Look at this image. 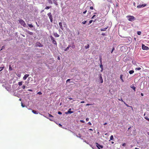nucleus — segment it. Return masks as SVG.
<instances>
[{
  "mask_svg": "<svg viewBox=\"0 0 149 149\" xmlns=\"http://www.w3.org/2000/svg\"><path fill=\"white\" fill-rule=\"evenodd\" d=\"M127 18L128 20L130 21H132L135 19V17L133 16H127Z\"/></svg>",
  "mask_w": 149,
  "mask_h": 149,
  "instance_id": "nucleus-1",
  "label": "nucleus"
},
{
  "mask_svg": "<svg viewBox=\"0 0 149 149\" xmlns=\"http://www.w3.org/2000/svg\"><path fill=\"white\" fill-rule=\"evenodd\" d=\"M19 23L22 25L24 27H25L26 26V24L24 21L22 19H20L19 20Z\"/></svg>",
  "mask_w": 149,
  "mask_h": 149,
  "instance_id": "nucleus-2",
  "label": "nucleus"
},
{
  "mask_svg": "<svg viewBox=\"0 0 149 149\" xmlns=\"http://www.w3.org/2000/svg\"><path fill=\"white\" fill-rule=\"evenodd\" d=\"M50 38L52 41V42L54 44L56 45V46H57V44L56 43V41L55 40L54 38V37L52 36H50Z\"/></svg>",
  "mask_w": 149,
  "mask_h": 149,
  "instance_id": "nucleus-3",
  "label": "nucleus"
},
{
  "mask_svg": "<svg viewBox=\"0 0 149 149\" xmlns=\"http://www.w3.org/2000/svg\"><path fill=\"white\" fill-rule=\"evenodd\" d=\"M47 15L49 17V18L50 20V22H52L53 21V17L51 13L50 12L48 13Z\"/></svg>",
  "mask_w": 149,
  "mask_h": 149,
  "instance_id": "nucleus-4",
  "label": "nucleus"
},
{
  "mask_svg": "<svg viewBox=\"0 0 149 149\" xmlns=\"http://www.w3.org/2000/svg\"><path fill=\"white\" fill-rule=\"evenodd\" d=\"M95 144L96 146L99 149H100V148H103V147L102 145H100L97 143H96Z\"/></svg>",
  "mask_w": 149,
  "mask_h": 149,
  "instance_id": "nucleus-5",
  "label": "nucleus"
},
{
  "mask_svg": "<svg viewBox=\"0 0 149 149\" xmlns=\"http://www.w3.org/2000/svg\"><path fill=\"white\" fill-rule=\"evenodd\" d=\"M146 4H142L141 5H138L137 7L138 8H141L142 7H144L145 6H146Z\"/></svg>",
  "mask_w": 149,
  "mask_h": 149,
  "instance_id": "nucleus-6",
  "label": "nucleus"
},
{
  "mask_svg": "<svg viewBox=\"0 0 149 149\" xmlns=\"http://www.w3.org/2000/svg\"><path fill=\"white\" fill-rule=\"evenodd\" d=\"M142 48L143 50H148V47L144 45L143 44L142 45Z\"/></svg>",
  "mask_w": 149,
  "mask_h": 149,
  "instance_id": "nucleus-7",
  "label": "nucleus"
},
{
  "mask_svg": "<svg viewBox=\"0 0 149 149\" xmlns=\"http://www.w3.org/2000/svg\"><path fill=\"white\" fill-rule=\"evenodd\" d=\"M36 47L42 46V45L40 42H38L36 43Z\"/></svg>",
  "mask_w": 149,
  "mask_h": 149,
  "instance_id": "nucleus-8",
  "label": "nucleus"
},
{
  "mask_svg": "<svg viewBox=\"0 0 149 149\" xmlns=\"http://www.w3.org/2000/svg\"><path fill=\"white\" fill-rule=\"evenodd\" d=\"M71 109L70 108L69 109V110L67 111V112H66L65 113L66 114L68 113H73V111H71Z\"/></svg>",
  "mask_w": 149,
  "mask_h": 149,
  "instance_id": "nucleus-9",
  "label": "nucleus"
},
{
  "mask_svg": "<svg viewBox=\"0 0 149 149\" xmlns=\"http://www.w3.org/2000/svg\"><path fill=\"white\" fill-rule=\"evenodd\" d=\"M29 76V74H26L25 75L23 78V79L24 80H25L26 78Z\"/></svg>",
  "mask_w": 149,
  "mask_h": 149,
  "instance_id": "nucleus-10",
  "label": "nucleus"
},
{
  "mask_svg": "<svg viewBox=\"0 0 149 149\" xmlns=\"http://www.w3.org/2000/svg\"><path fill=\"white\" fill-rule=\"evenodd\" d=\"M59 26H60V28L62 29V30H63V26H62V23L61 22H59Z\"/></svg>",
  "mask_w": 149,
  "mask_h": 149,
  "instance_id": "nucleus-11",
  "label": "nucleus"
},
{
  "mask_svg": "<svg viewBox=\"0 0 149 149\" xmlns=\"http://www.w3.org/2000/svg\"><path fill=\"white\" fill-rule=\"evenodd\" d=\"M54 35L55 37H58L59 36V35L58 34L56 33H54Z\"/></svg>",
  "mask_w": 149,
  "mask_h": 149,
  "instance_id": "nucleus-12",
  "label": "nucleus"
},
{
  "mask_svg": "<svg viewBox=\"0 0 149 149\" xmlns=\"http://www.w3.org/2000/svg\"><path fill=\"white\" fill-rule=\"evenodd\" d=\"M100 83H102L103 82V80L101 76V75L100 76Z\"/></svg>",
  "mask_w": 149,
  "mask_h": 149,
  "instance_id": "nucleus-13",
  "label": "nucleus"
},
{
  "mask_svg": "<svg viewBox=\"0 0 149 149\" xmlns=\"http://www.w3.org/2000/svg\"><path fill=\"white\" fill-rule=\"evenodd\" d=\"M123 74H121L120 75V79L121 80L122 82H123L124 81V80L123 79Z\"/></svg>",
  "mask_w": 149,
  "mask_h": 149,
  "instance_id": "nucleus-14",
  "label": "nucleus"
},
{
  "mask_svg": "<svg viewBox=\"0 0 149 149\" xmlns=\"http://www.w3.org/2000/svg\"><path fill=\"white\" fill-rule=\"evenodd\" d=\"M108 27H107L106 28H103V29H100V31H106V30H107V29L108 28Z\"/></svg>",
  "mask_w": 149,
  "mask_h": 149,
  "instance_id": "nucleus-15",
  "label": "nucleus"
},
{
  "mask_svg": "<svg viewBox=\"0 0 149 149\" xmlns=\"http://www.w3.org/2000/svg\"><path fill=\"white\" fill-rule=\"evenodd\" d=\"M90 47V45L89 44H87L85 46V47L86 49H87L88 48Z\"/></svg>",
  "mask_w": 149,
  "mask_h": 149,
  "instance_id": "nucleus-16",
  "label": "nucleus"
},
{
  "mask_svg": "<svg viewBox=\"0 0 149 149\" xmlns=\"http://www.w3.org/2000/svg\"><path fill=\"white\" fill-rule=\"evenodd\" d=\"M32 112L34 114H38V112L34 110H33L32 111Z\"/></svg>",
  "mask_w": 149,
  "mask_h": 149,
  "instance_id": "nucleus-17",
  "label": "nucleus"
},
{
  "mask_svg": "<svg viewBox=\"0 0 149 149\" xmlns=\"http://www.w3.org/2000/svg\"><path fill=\"white\" fill-rule=\"evenodd\" d=\"M71 46L70 45H68V46L66 48L65 50V51H68L69 49V48Z\"/></svg>",
  "mask_w": 149,
  "mask_h": 149,
  "instance_id": "nucleus-18",
  "label": "nucleus"
},
{
  "mask_svg": "<svg viewBox=\"0 0 149 149\" xmlns=\"http://www.w3.org/2000/svg\"><path fill=\"white\" fill-rule=\"evenodd\" d=\"M134 72V71L133 70H130L129 71V73L130 74H132Z\"/></svg>",
  "mask_w": 149,
  "mask_h": 149,
  "instance_id": "nucleus-19",
  "label": "nucleus"
},
{
  "mask_svg": "<svg viewBox=\"0 0 149 149\" xmlns=\"http://www.w3.org/2000/svg\"><path fill=\"white\" fill-rule=\"evenodd\" d=\"M102 57L101 56H100L99 57V60L100 62V63H102Z\"/></svg>",
  "mask_w": 149,
  "mask_h": 149,
  "instance_id": "nucleus-20",
  "label": "nucleus"
},
{
  "mask_svg": "<svg viewBox=\"0 0 149 149\" xmlns=\"http://www.w3.org/2000/svg\"><path fill=\"white\" fill-rule=\"evenodd\" d=\"M18 85L19 86H21L22 85V82L20 81V82H19L18 83Z\"/></svg>",
  "mask_w": 149,
  "mask_h": 149,
  "instance_id": "nucleus-21",
  "label": "nucleus"
},
{
  "mask_svg": "<svg viewBox=\"0 0 149 149\" xmlns=\"http://www.w3.org/2000/svg\"><path fill=\"white\" fill-rule=\"evenodd\" d=\"M47 1H48V2L49 3L51 4H52V2L51 0H47Z\"/></svg>",
  "mask_w": 149,
  "mask_h": 149,
  "instance_id": "nucleus-22",
  "label": "nucleus"
},
{
  "mask_svg": "<svg viewBox=\"0 0 149 149\" xmlns=\"http://www.w3.org/2000/svg\"><path fill=\"white\" fill-rule=\"evenodd\" d=\"M51 7V6H47L45 8V9H47V10H48Z\"/></svg>",
  "mask_w": 149,
  "mask_h": 149,
  "instance_id": "nucleus-23",
  "label": "nucleus"
},
{
  "mask_svg": "<svg viewBox=\"0 0 149 149\" xmlns=\"http://www.w3.org/2000/svg\"><path fill=\"white\" fill-rule=\"evenodd\" d=\"M113 135H112L110 137V140H113Z\"/></svg>",
  "mask_w": 149,
  "mask_h": 149,
  "instance_id": "nucleus-24",
  "label": "nucleus"
},
{
  "mask_svg": "<svg viewBox=\"0 0 149 149\" xmlns=\"http://www.w3.org/2000/svg\"><path fill=\"white\" fill-rule=\"evenodd\" d=\"M28 34L31 35H33V33L32 32L28 31Z\"/></svg>",
  "mask_w": 149,
  "mask_h": 149,
  "instance_id": "nucleus-25",
  "label": "nucleus"
},
{
  "mask_svg": "<svg viewBox=\"0 0 149 149\" xmlns=\"http://www.w3.org/2000/svg\"><path fill=\"white\" fill-rule=\"evenodd\" d=\"M124 104L127 107H130L132 108V106H129L125 102H124Z\"/></svg>",
  "mask_w": 149,
  "mask_h": 149,
  "instance_id": "nucleus-26",
  "label": "nucleus"
},
{
  "mask_svg": "<svg viewBox=\"0 0 149 149\" xmlns=\"http://www.w3.org/2000/svg\"><path fill=\"white\" fill-rule=\"evenodd\" d=\"M141 69V68L140 67L136 68L135 69L136 70H140Z\"/></svg>",
  "mask_w": 149,
  "mask_h": 149,
  "instance_id": "nucleus-27",
  "label": "nucleus"
},
{
  "mask_svg": "<svg viewBox=\"0 0 149 149\" xmlns=\"http://www.w3.org/2000/svg\"><path fill=\"white\" fill-rule=\"evenodd\" d=\"M4 68V67L0 68V72Z\"/></svg>",
  "mask_w": 149,
  "mask_h": 149,
  "instance_id": "nucleus-28",
  "label": "nucleus"
},
{
  "mask_svg": "<svg viewBox=\"0 0 149 149\" xmlns=\"http://www.w3.org/2000/svg\"><path fill=\"white\" fill-rule=\"evenodd\" d=\"M28 26L30 27H33V25L31 24H29Z\"/></svg>",
  "mask_w": 149,
  "mask_h": 149,
  "instance_id": "nucleus-29",
  "label": "nucleus"
},
{
  "mask_svg": "<svg viewBox=\"0 0 149 149\" xmlns=\"http://www.w3.org/2000/svg\"><path fill=\"white\" fill-rule=\"evenodd\" d=\"M145 118L149 121V118H148L147 117V116L145 117Z\"/></svg>",
  "mask_w": 149,
  "mask_h": 149,
  "instance_id": "nucleus-30",
  "label": "nucleus"
},
{
  "mask_svg": "<svg viewBox=\"0 0 149 149\" xmlns=\"http://www.w3.org/2000/svg\"><path fill=\"white\" fill-rule=\"evenodd\" d=\"M100 67L101 68H103V65H102V63H100Z\"/></svg>",
  "mask_w": 149,
  "mask_h": 149,
  "instance_id": "nucleus-31",
  "label": "nucleus"
},
{
  "mask_svg": "<svg viewBox=\"0 0 149 149\" xmlns=\"http://www.w3.org/2000/svg\"><path fill=\"white\" fill-rule=\"evenodd\" d=\"M137 34L138 35H140L141 34V31H138Z\"/></svg>",
  "mask_w": 149,
  "mask_h": 149,
  "instance_id": "nucleus-32",
  "label": "nucleus"
},
{
  "mask_svg": "<svg viewBox=\"0 0 149 149\" xmlns=\"http://www.w3.org/2000/svg\"><path fill=\"white\" fill-rule=\"evenodd\" d=\"M21 106L23 107H25V105H24L22 102H21Z\"/></svg>",
  "mask_w": 149,
  "mask_h": 149,
  "instance_id": "nucleus-33",
  "label": "nucleus"
},
{
  "mask_svg": "<svg viewBox=\"0 0 149 149\" xmlns=\"http://www.w3.org/2000/svg\"><path fill=\"white\" fill-rule=\"evenodd\" d=\"M94 104V103H93V104H86V106H89V105H92L93 104Z\"/></svg>",
  "mask_w": 149,
  "mask_h": 149,
  "instance_id": "nucleus-34",
  "label": "nucleus"
},
{
  "mask_svg": "<svg viewBox=\"0 0 149 149\" xmlns=\"http://www.w3.org/2000/svg\"><path fill=\"white\" fill-rule=\"evenodd\" d=\"M93 22V20H91L89 21V23L88 25L90 24Z\"/></svg>",
  "mask_w": 149,
  "mask_h": 149,
  "instance_id": "nucleus-35",
  "label": "nucleus"
},
{
  "mask_svg": "<svg viewBox=\"0 0 149 149\" xmlns=\"http://www.w3.org/2000/svg\"><path fill=\"white\" fill-rule=\"evenodd\" d=\"M49 116V117H53V116L51 114L48 113Z\"/></svg>",
  "mask_w": 149,
  "mask_h": 149,
  "instance_id": "nucleus-36",
  "label": "nucleus"
},
{
  "mask_svg": "<svg viewBox=\"0 0 149 149\" xmlns=\"http://www.w3.org/2000/svg\"><path fill=\"white\" fill-rule=\"evenodd\" d=\"M86 21H84L83 22H82V24H85L86 23Z\"/></svg>",
  "mask_w": 149,
  "mask_h": 149,
  "instance_id": "nucleus-37",
  "label": "nucleus"
},
{
  "mask_svg": "<svg viewBox=\"0 0 149 149\" xmlns=\"http://www.w3.org/2000/svg\"><path fill=\"white\" fill-rule=\"evenodd\" d=\"M131 88H132L133 90H134V91H135V89L136 88V87H135L133 86L132 87H131Z\"/></svg>",
  "mask_w": 149,
  "mask_h": 149,
  "instance_id": "nucleus-38",
  "label": "nucleus"
},
{
  "mask_svg": "<svg viewBox=\"0 0 149 149\" xmlns=\"http://www.w3.org/2000/svg\"><path fill=\"white\" fill-rule=\"evenodd\" d=\"M114 47H113L112 49V51H111V53H112L113 52V51H114Z\"/></svg>",
  "mask_w": 149,
  "mask_h": 149,
  "instance_id": "nucleus-39",
  "label": "nucleus"
},
{
  "mask_svg": "<svg viewBox=\"0 0 149 149\" xmlns=\"http://www.w3.org/2000/svg\"><path fill=\"white\" fill-rule=\"evenodd\" d=\"M39 95H41L42 94V93L41 92H39L37 93Z\"/></svg>",
  "mask_w": 149,
  "mask_h": 149,
  "instance_id": "nucleus-40",
  "label": "nucleus"
},
{
  "mask_svg": "<svg viewBox=\"0 0 149 149\" xmlns=\"http://www.w3.org/2000/svg\"><path fill=\"white\" fill-rule=\"evenodd\" d=\"M58 114H62V113L61 112H60V111H58Z\"/></svg>",
  "mask_w": 149,
  "mask_h": 149,
  "instance_id": "nucleus-41",
  "label": "nucleus"
},
{
  "mask_svg": "<svg viewBox=\"0 0 149 149\" xmlns=\"http://www.w3.org/2000/svg\"><path fill=\"white\" fill-rule=\"evenodd\" d=\"M118 100H120V101H121L122 102H124L123 101V100L122 99V98H121L120 99H118Z\"/></svg>",
  "mask_w": 149,
  "mask_h": 149,
  "instance_id": "nucleus-42",
  "label": "nucleus"
},
{
  "mask_svg": "<svg viewBox=\"0 0 149 149\" xmlns=\"http://www.w3.org/2000/svg\"><path fill=\"white\" fill-rule=\"evenodd\" d=\"M25 86L23 85V86H22V88L23 89H25Z\"/></svg>",
  "mask_w": 149,
  "mask_h": 149,
  "instance_id": "nucleus-43",
  "label": "nucleus"
},
{
  "mask_svg": "<svg viewBox=\"0 0 149 149\" xmlns=\"http://www.w3.org/2000/svg\"><path fill=\"white\" fill-rule=\"evenodd\" d=\"M72 47L73 48H74L75 47V46L74 45H72Z\"/></svg>",
  "mask_w": 149,
  "mask_h": 149,
  "instance_id": "nucleus-44",
  "label": "nucleus"
},
{
  "mask_svg": "<svg viewBox=\"0 0 149 149\" xmlns=\"http://www.w3.org/2000/svg\"><path fill=\"white\" fill-rule=\"evenodd\" d=\"M80 121L81 122V123H84V121L83 120H80Z\"/></svg>",
  "mask_w": 149,
  "mask_h": 149,
  "instance_id": "nucleus-45",
  "label": "nucleus"
},
{
  "mask_svg": "<svg viewBox=\"0 0 149 149\" xmlns=\"http://www.w3.org/2000/svg\"><path fill=\"white\" fill-rule=\"evenodd\" d=\"M90 9L91 10H93V6H91L90 7Z\"/></svg>",
  "mask_w": 149,
  "mask_h": 149,
  "instance_id": "nucleus-46",
  "label": "nucleus"
},
{
  "mask_svg": "<svg viewBox=\"0 0 149 149\" xmlns=\"http://www.w3.org/2000/svg\"><path fill=\"white\" fill-rule=\"evenodd\" d=\"M125 145H126V144H125V143H123V144H122V146H125Z\"/></svg>",
  "mask_w": 149,
  "mask_h": 149,
  "instance_id": "nucleus-47",
  "label": "nucleus"
},
{
  "mask_svg": "<svg viewBox=\"0 0 149 149\" xmlns=\"http://www.w3.org/2000/svg\"><path fill=\"white\" fill-rule=\"evenodd\" d=\"M5 48V47L4 46H3L2 47V48L3 49H4Z\"/></svg>",
  "mask_w": 149,
  "mask_h": 149,
  "instance_id": "nucleus-48",
  "label": "nucleus"
},
{
  "mask_svg": "<svg viewBox=\"0 0 149 149\" xmlns=\"http://www.w3.org/2000/svg\"><path fill=\"white\" fill-rule=\"evenodd\" d=\"M86 12H87V10H86L85 11H84L83 12V13L84 14L86 13Z\"/></svg>",
  "mask_w": 149,
  "mask_h": 149,
  "instance_id": "nucleus-49",
  "label": "nucleus"
},
{
  "mask_svg": "<svg viewBox=\"0 0 149 149\" xmlns=\"http://www.w3.org/2000/svg\"><path fill=\"white\" fill-rule=\"evenodd\" d=\"M28 91L32 92L33 91L31 89H28Z\"/></svg>",
  "mask_w": 149,
  "mask_h": 149,
  "instance_id": "nucleus-50",
  "label": "nucleus"
},
{
  "mask_svg": "<svg viewBox=\"0 0 149 149\" xmlns=\"http://www.w3.org/2000/svg\"><path fill=\"white\" fill-rule=\"evenodd\" d=\"M70 79H67L66 81V82H68L69 81H70Z\"/></svg>",
  "mask_w": 149,
  "mask_h": 149,
  "instance_id": "nucleus-51",
  "label": "nucleus"
},
{
  "mask_svg": "<svg viewBox=\"0 0 149 149\" xmlns=\"http://www.w3.org/2000/svg\"><path fill=\"white\" fill-rule=\"evenodd\" d=\"M88 124L89 125H91V123L90 122H89L88 123Z\"/></svg>",
  "mask_w": 149,
  "mask_h": 149,
  "instance_id": "nucleus-52",
  "label": "nucleus"
},
{
  "mask_svg": "<svg viewBox=\"0 0 149 149\" xmlns=\"http://www.w3.org/2000/svg\"><path fill=\"white\" fill-rule=\"evenodd\" d=\"M17 75V76L18 77H20V76H21V75L20 74H18Z\"/></svg>",
  "mask_w": 149,
  "mask_h": 149,
  "instance_id": "nucleus-53",
  "label": "nucleus"
},
{
  "mask_svg": "<svg viewBox=\"0 0 149 149\" xmlns=\"http://www.w3.org/2000/svg\"><path fill=\"white\" fill-rule=\"evenodd\" d=\"M95 15H93V17H92V19H93V18L95 17Z\"/></svg>",
  "mask_w": 149,
  "mask_h": 149,
  "instance_id": "nucleus-54",
  "label": "nucleus"
},
{
  "mask_svg": "<svg viewBox=\"0 0 149 149\" xmlns=\"http://www.w3.org/2000/svg\"><path fill=\"white\" fill-rule=\"evenodd\" d=\"M89 120V118H86V120L87 121H88Z\"/></svg>",
  "mask_w": 149,
  "mask_h": 149,
  "instance_id": "nucleus-55",
  "label": "nucleus"
},
{
  "mask_svg": "<svg viewBox=\"0 0 149 149\" xmlns=\"http://www.w3.org/2000/svg\"><path fill=\"white\" fill-rule=\"evenodd\" d=\"M101 70L100 71H101V72H102L103 71V68H101Z\"/></svg>",
  "mask_w": 149,
  "mask_h": 149,
  "instance_id": "nucleus-56",
  "label": "nucleus"
},
{
  "mask_svg": "<svg viewBox=\"0 0 149 149\" xmlns=\"http://www.w3.org/2000/svg\"><path fill=\"white\" fill-rule=\"evenodd\" d=\"M59 125L60 127H61L62 126V125H61V124H59Z\"/></svg>",
  "mask_w": 149,
  "mask_h": 149,
  "instance_id": "nucleus-57",
  "label": "nucleus"
},
{
  "mask_svg": "<svg viewBox=\"0 0 149 149\" xmlns=\"http://www.w3.org/2000/svg\"><path fill=\"white\" fill-rule=\"evenodd\" d=\"M9 69L10 70H12L11 68L10 67L9 68Z\"/></svg>",
  "mask_w": 149,
  "mask_h": 149,
  "instance_id": "nucleus-58",
  "label": "nucleus"
},
{
  "mask_svg": "<svg viewBox=\"0 0 149 149\" xmlns=\"http://www.w3.org/2000/svg\"><path fill=\"white\" fill-rule=\"evenodd\" d=\"M69 99L70 100H72V98L71 97H69Z\"/></svg>",
  "mask_w": 149,
  "mask_h": 149,
  "instance_id": "nucleus-59",
  "label": "nucleus"
},
{
  "mask_svg": "<svg viewBox=\"0 0 149 149\" xmlns=\"http://www.w3.org/2000/svg\"><path fill=\"white\" fill-rule=\"evenodd\" d=\"M84 103V101H81L80 102V103Z\"/></svg>",
  "mask_w": 149,
  "mask_h": 149,
  "instance_id": "nucleus-60",
  "label": "nucleus"
},
{
  "mask_svg": "<svg viewBox=\"0 0 149 149\" xmlns=\"http://www.w3.org/2000/svg\"><path fill=\"white\" fill-rule=\"evenodd\" d=\"M141 95L142 96H143V93H141Z\"/></svg>",
  "mask_w": 149,
  "mask_h": 149,
  "instance_id": "nucleus-61",
  "label": "nucleus"
},
{
  "mask_svg": "<svg viewBox=\"0 0 149 149\" xmlns=\"http://www.w3.org/2000/svg\"><path fill=\"white\" fill-rule=\"evenodd\" d=\"M102 36H104V35H105V34L104 33H102Z\"/></svg>",
  "mask_w": 149,
  "mask_h": 149,
  "instance_id": "nucleus-62",
  "label": "nucleus"
},
{
  "mask_svg": "<svg viewBox=\"0 0 149 149\" xmlns=\"http://www.w3.org/2000/svg\"><path fill=\"white\" fill-rule=\"evenodd\" d=\"M135 5H136V3H135V2H134V3H133V5H134V6H135Z\"/></svg>",
  "mask_w": 149,
  "mask_h": 149,
  "instance_id": "nucleus-63",
  "label": "nucleus"
},
{
  "mask_svg": "<svg viewBox=\"0 0 149 149\" xmlns=\"http://www.w3.org/2000/svg\"><path fill=\"white\" fill-rule=\"evenodd\" d=\"M107 123H105L104 124V125H107Z\"/></svg>",
  "mask_w": 149,
  "mask_h": 149,
  "instance_id": "nucleus-64",
  "label": "nucleus"
}]
</instances>
